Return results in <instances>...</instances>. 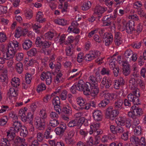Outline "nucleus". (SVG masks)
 Instances as JSON below:
<instances>
[{"mask_svg": "<svg viewBox=\"0 0 146 146\" xmlns=\"http://www.w3.org/2000/svg\"><path fill=\"white\" fill-rule=\"evenodd\" d=\"M89 82H91V77L90 76L89 78ZM91 86L90 82H86L85 84L82 80H80L78 84L73 85L71 88L70 90L73 94H75L77 90L83 91L85 95L88 96L91 94V92L89 89Z\"/></svg>", "mask_w": 146, "mask_h": 146, "instance_id": "obj_1", "label": "nucleus"}, {"mask_svg": "<svg viewBox=\"0 0 146 146\" xmlns=\"http://www.w3.org/2000/svg\"><path fill=\"white\" fill-rule=\"evenodd\" d=\"M40 115L42 119H41L38 117H36L35 120V125L37 128L40 130H42L45 127V123L43 119L46 118L47 117L45 109H42L40 111Z\"/></svg>", "mask_w": 146, "mask_h": 146, "instance_id": "obj_2", "label": "nucleus"}, {"mask_svg": "<svg viewBox=\"0 0 146 146\" xmlns=\"http://www.w3.org/2000/svg\"><path fill=\"white\" fill-rule=\"evenodd\" d=\"M7 138L11 144L13 146H18L21 142H24V139L21 138L19 137H15V134L13 133L12 131L7 132Z\"/></svg>", "mask_w": 146, "mask_h": 146, "instance_id": "obj_3", "label": "nucleus"}, {"mask_svg": "<svg viewBox=\"0 0 146 146\" xmlns=\"http://www.w3.org/2000/svg\"><path fill=\"white\" fill-rule=\"evenodd\" d=\"M27 109L25 108L24 109H21L19 111V115L21 117L22 120L23 122H25L27 121H30V123L32 125L31 128L30 129V130L31 131H34V128L33 126V124L31 121L33 118V115L31 113H28L27 117H26L25 112L27 111Z\"/></svg>", "mask_w": 146, "mask_h": 146, "instance_id": "obj_4", "label": "nucleus"}, {"mask_svg": "<svg viewBox=\"0 0 146 146\" xmlns=\"http://www.w3.org/2000/svg\"><path fill=\"white\" fill-rule=\"evenodd\" d=\"M132 94H130L127 96L129 100L132 102L134 104L138 105L140 104L138 98V95L139 96V90H135L132 92Z\"/></svg>", "mask_w": 146, "mask_h": 146, "instance_id": "obj_5", "label": "nucleus"}, {"mask_svg": "<svg viewBox=\"0 0 146 146\" xmlns=\"http://www.w3.org/2000/svg\"><path fill=\"white\" fill-rule=\"evenodd\" d=\"M40 78L42 80H45L47 85H50L52 82V74L49 72H43L41 74Z\"/></svg>", "mask_w": 146, "mask_h": 146, "instance_id": "obj_6", "label": "nucleus"}, {"mask_svg": "<svg viewBox=\"0 0 146 146\" xmlns=\"http://www.w3.org/2000/svg\"><path fill=\"white\" fill-rule=\"evenodd\" d=\"M84 121V118L83 117H81L79 119V121L77 119H75L70 121L68 123V125L70 127L77 126L78 128H80Z\"/></svg>", "mask_w": 146, "mask_h": 146, "instance_id": "obj_7", "label": "nucleus"}, {"mask_svg": "<svg viewBox=\"0 0 146 146\" xmlns=\"http://www.w3.org/2000/svg\"><path fill=\"white\" fill-rule=\"evenodd\" d=\"M35 44L37 47L44 48L49 47L51 45V43L50 42L46 41L42 42L41 41L40 38L38 36L37 37L36 39Z\"/></svg>", "mask_w": 146, "mask_h": 146, "instance_id": "obj_8", "label": "nucleus"}, {"mask_svg": "<svg viewBox=\"0 0 146 146\" xmlns=\"http://www.w3.org/2000/svg\"><path fill=\"white\" fill-rule=\"evenodd\" d=\"M138 78H132L129 81V87L130 89L134 91L136 89L137 85Z\"/></svg>", "mask_w": 146, "mask_h": 146, "instance_id": "obj_9", "label": "nucleus"}, {"mask_svg": "<svg viewBox=\"0 0 146 146\" xmlns=\"http://www.w3.org/2000/svg\"><path fill=\"white\" fill-rule=\"evenodd\" d=\"M134 25L135 22L134 21H129L126 25L125 30L126 32L129 34L132 33L133 31L135 30Z\"/></svg>", "mask_w": 146, "mask_h": 146, "instance_id": "obj_10", "label": "nucleus"}, {"mask_svg": "<svg viewBox=\"0 0 146 146\" xmlns=\"http://www.w3.org/2000/svg\"><path fill=\"white\" fill-rule=\"evenodd\" d=\"M112 84V81L110 78L106 79V77H104L101 82V86L102 87L104 86L106 89H109Z\"/></svg>", "mask_w": 146, "mask_h": 146, "instance_id": "obj_11", "label": "nucleus"}, {"mask_svg": "<svg viewBox=\"0 0 146 146\" xmlns=\"http://www.w3.org/2000/svg\"><path fill=\"white\" fill-rule=\"evenodd\" d=\"M22 127L20 121H15L13 122L12 129L9 131H12L13 133H16L18 132L20 128H21Z\"/></svg>", "mask_w": 146, "mask_h": 146, "instance_id": "obj_12", "label": "nucleus"}, {"mask_svg": "<svg viewBox=\"0 0 146 146\" xmlns=\"http://www.w3.org/2000/svg\"><path fill=\"white\" fill-rule=\"evenodd\" d=\"M103 133L102 130H98V131H95L94 132H92V134H93L95 136V141H92V146L94 145L96 146L99 143V140L100 139V137L99 135L102 134Z\"/></svg>", "mask_w": 146, "mask_h": 146, "instance_id": "obj_13", "label": "nucleus"}, {"mask_svg": "<svg viewBox=\"0 0 146 146\" xmlns=\"http://www.w3.org/2000/svg\"><path fill=\"white\" fill-rule=\"evenodd\" d=\"M106 8H104L99 5L96 6L94 9V15L96 14L99 15V17H101V15L107 10Z\"/></svg>", "mask_w": 146, "mask_h": 146, "instance_id": "obj_14", "label": "nucleus"}, {"mask_svg": "<svg viewBox=\"0 0 146 146\" xmlns=\"http://www.w3.org/2000/svg\"><path fill=\"white\" fill-rule=\"evenodd\" d=\"M99 93V88L98 84L93 85L92 83V99L97 98Z\"/></svg>", "mask_w": 146, "mask_h": 146, "instance_id": "obj_15", "label": "nucleus"}, {"mask_svg": "<svg viewBox=\"0 0 146 146\" xmlns=\"http://www.w3.org/2000/svg\"><path fill=\"white\" fill-rule=\"evenodd\" d=\"M44 15L42 12L39 11L36 13V21L39 23H43L46 21V19L43 18Z\"/></svg>", "mask_w": 146, "mask_h": 146, "instance_id": "obj_16", "label": "nucleus"}, {"mask_svg": "<svg viewBox=\"0 0 146 146\" xmlns=\"http://www.w3.org/2000/svg\"><path fill=\"white\" fill-rule=\"evenodd\" d=\"M131 108L132 110H133V112L135 113L136 115L138 117H140L143 113V111L142 109L138 107L133 105Z\"/></svg>", "mask_w": 146, "mask_h": 146, "instance_id": "obj_17", "label": "nucleus"}, {"mask_svg": "<svg viewBox=\"0 0 146 146\" xmlns=\"http://www.w3.org/2000/svg\"><path fill=\"white\" fill-rule=\"evenodd\" d=\"M28 32V30L26 29H25L23 31L21 28L19 27L16 29L15 34V36L16 38H18L21 36L22 33L23 35L24 36L25 35L26 33H27Z\"/></svg>", "mask_w": 146, "mask_h": 146, "instance_id": "obj_18", "label": "nucleus"}, {"mask_svg": "<svg viewBox=\"0 0 146 146\" xmlns=\"http://www.w3.org/2000/svg\"><path fill=\"white\" fill-rule=\"evenodd\" d=\"M123 102L122 100H119L115 102L114 104V110L119 111L123 108L122 106Z\"/></svg>", "mask_w": 146, "mask_h": 146, "instance_id": "obj_19", "label": "nucleus"}, {"mask_svg": "<svg viewBox=\"0 0 146 146\" xmlns=\"http://www.w3.org/2000/svg\"><path fill=\"white\" fill-rule=\"evenodd\" d=\"M115 42L116 45L119 46L123 42V39L121 38V35L119 33H115Z\"/></svg>", "mask_w": 146, "mask_h": 146, "instance_id": "obj_20", "label": "nucleus"}, {"mask_svg": "<svg viewBox=\"0 0 146 146\" xmlns=\"http://www.w3.org/2000/svg\"><path fill=\"white\" fill-rule=\"evenodd\" d=\"M104 41L105 42V45L108 46L111 44L113 40V36L111 34L107 36H104L103 38Z\"/></svg>", "mask_w": 146, "mask_h": 146, "instance_id": "obj_21", "label": "nucleus"}, {"mask_svg": "<svg viewBox=\"0 0 146 146\" xmlns=\"http://www.w3.org/2000/svg\"><path fill=\"white\" fill-rule=\"evenodd\" d=\"M130 141L131 144L135 146L140 145L141 143L140 138L134 135L131 136L130 138Z\"/></svg>", "mask_w": 146, "mask_h": 146, "instance_id": "obj_22", "label": "nucleus"}, {"mask_svg": "<svg viewBox=\"0 0 146 146\" xmlns=\"http://www.w3.org/2000/svg\"><path fill=\"white\" fill-rule=\"evenodd\" d=\"M8 95L10 99H12L13 98L14 99V98L18 95L17 91L14 88L11 87L8 91Z\"/></svg>", "mask_w": 146, "mask_h": 146, "instance_id": "obj_23", "label": "nucleus"}, {"mask_svg": "<svg viewBox=\"0 0 146 146\" xmlns=\"http://www.w3.org/2000/svg\"><path fill=\"white\" fill-rule=\"evenodd\" d=\"M125 82L122 77H120L116 80H115L114 85V87L116 89H118L121 86H123Z\"/></svg>", "mask_w": 146, "mask_h": 146, "instance_id": "obj_24", "label": "nucleus"}, {"mask_svg": "<svg viewBox=\"0 0 146 146\" xmlns=\"http://www.w3.org/2000/svg\"><path fill=\"white\" fill-rule=\"evenodd\" d=\"M63 127L61 126L57 127L55 129V132L56 134L58 135H62L66 128V126L65 124L63 125Z\"/></svg>", "mask_w": 146, "mask_h": 146, "instance_id": "obj_25", "label": "nucleus"}, {"mask_svg": "<svg viewBox=\"0 0 146 146\" xmlns=\"http://www.w3.org/2000/svg\"><path fill=\"white\" fill-rule=\"evenodd\" d=\"M93 114V116L95 120L99 121L102 120V116L100 111L98 110H95Z\"/></svg>", "mask_w": 146, "mask_h": 146, "instance_id": "obj_26", "label": "nucleus"}, {"mask_svg": "<svg viewBox=\"0 0 146 146\" xmlns=\"http://www.w3.org/2000/svg\"><path fill=\"white\" fill-rule=\"evenodd\" d=\"M119 113L118 111L113 110L111 112H106V114L108 116L110 119L113 120L119 114Z\"/></svg>", "mask_w": 146, "mask_h": 146, "instance_id": "obj_27", "label": "nucleus"}, {"mask_svg": "<svg viewBox=\"0 0 146 146\" xmlns=\"http://www.w3.org/2000/svg\"><path fill=\"white\" fill-rule=\"evenodd\" d=\"M64 80L62 74L60 72L57 73L54 78V81L55 83L62 82Z\"/></svg>", "mask_w": 146, "mask_h": 146, "instance_id": "obj_28", "label": "nucleus"}, {"mask_svg": "<svg viewBox=\"0 0 146 146\" xmlns=\"http://www.w3.org/2000/svg\"><path fill=\"white\" fill-rule=\"evenodd\" d=\"M104 99L108 100L110 102V100H111L115 99L116 98V96L113 93L104 94L103 95Z\"/></svg>", "mask_w": 146, "mask_h": 146, "instance_id": "obj_29", "label": "nucleus"}, {"mask_svg": "<svg viewBox=\"0 0 146 146\" xmlns=\"http://www.w3.org/2000/svg\"><path fill=\"white\" fill-rule=\"evenodd\" d=\"M32 44V42L29 40H25L23 44V47L25 50H27L31 48Z\"/></svg>", "mask_w": 146, "mask_h": 146, "instance_id": "obj_30", "label": "nucleus"}, {"mask_svg": "<svg viewBox=\"0 0 146 146\" xmlns=\"http://www.w3.org/2000/svg\"><path fill=\"white\" fill-rule=\"evenodd\" d=\"M11 85L14 87H17L19 86L20 84V80L18 78L14 77L11 82Z\"/></svg>", "mask_w": 146, "mask_h": 146, "instance_id": "obj_31", "label": "nucleus"}, {"mask_svg": "<svg viewBox=\"0 0 146 146\" xmlns=\"http://www.w3.org/2000/svg\"><path fill=\"white\" fill-rule=\"evenodd\" d=\"M112 61L110 62L111 64H110V65L113 64V66H112L113 68L112 69L114 76L115 77H117L119 72V69L118 67H115V64L114 63L112 62Z\"/></svg>", "mask_w": 146, "mask_h": 146, "instance_id": "obj_32", "label": "nucleus"}, {"mask_svg": "<svg viewBox=\"0 0 146 146\" xmlns=\"http://www.w3.org/2000/svg\"><path fill=\"white\" fill-rule=\"evenodd\" d=\"M133 52L130 49H127L125 52L124 53V57L128 60H130L131 56L133 54Z\"/></svg>", "mask_w": 146, "mask_h": 146, "instance_id": "obj_33", "label": "nucleus"}, {"mask_svg": "<svg viewBox=\"0 0 146 146\" xmlns=\"http://www.w3.org/2000/svg\"><path fill=\"white\" fill-rule=\"evenodd\" d=\"M54 22L58 25L64 26L66 24V21L62 18H58L54 21Z\"/></svg>", "mask_w": 146, "mask_h": 146, "instance_id": "obj_34", "label": "nucleus"}, {"mask_svg": "<svg viewBox=\"0 0 146 146\" xmlns=\"http://www.w3.org/2000/svg\"><path fill=\"white\" fill-rule=\"evenodd\" d=\"M62 111L65 113L68 114H70L72 113V110L68 104L66 106H64L62 109Z\"/></svg>", "mask_w": 146, "mask_h": 146, "instance_id": "obj_35", "label": "nucleus"}, {"mask_svg": "<svg viewBox=\"0 0 146 146\" xmlns=\"http://www.w3.org/2000/svg\"><path fill=\"white\" fill-rule=\"evenodd\" d=\"M68 3L67 2H65L63 7L62 5H60L58 6V8L60 9H62L61 12L62 13H64L67 12L68 11Z\"/></svg>", "mask_w": 146, "mask_h": 146, "instance_id": "obj_36", "label": "nucleus"}, {"mask_svg": "<svg viewBox=\"0 0 146 146\" xmlns=\"http://www.w3.org/2000/svg\"><path fill=\"white\" fill-rule=\"evenodd\" d=\"M23 66L21 62L17 63L16 66L15 68L17 72L20 74L23 71Z\"/></svg>", "mask_w": 146, "mask_h": 146, "instance_id": "obj_37", "label": "nucleus"}, {"mask_svg": "<svg viewBox=\"0 0 146 146\" xmlns=\"http://www.w3.org/2000/svg\"><path fill=\"white\" fill-rule=\"evenodd\" d=\"M21 132L20 133L21 136L23 137H26L28 134V132L27 129L26 127L24 126L21 128Z\"/></svg>", "mask_w": 146, "mask_h": 146, "instance_id": "obj_38", "label": "nucleus"}, {"mask_svg": "<svg viewBox=\"0 0 146 146\" xmlns=\"http://www.w3.org/2000/svg\"><path fill=\"white\" fill-rule=\"evenodd\" d=\"M32 27L33 31L37 33H39L40 32V29L41 26L40 25H37L36 24L32 25Z\"/></svg>", "mask_w": 146, "mask_h": 146, "instance_id": "obj_39", "label": "nucleus"}, {"mask_svg": "<svg viewBox=\"0 0 146 146\" xmlns=\"http://www.w3.org/2000/svg\"><path fill=\"white\" fill-rule=\"evenodd\" d=\"M122 72L123 74L125 76H127L129 75L130 73V66L124 67L123 69Z\"/></svg>", "mask_w": 146, "mask_h": 146, "instance_id": "obj_40", "label": "nucleus"}, {"mask_svg": "<svg viewBox=\"0 0 146 146\" xmlns=\"http://www.w3.org/2000/svg\"><path fill=\"white\" fill-rule=\"evenodd\" d=\"M68 31L70 33H74L77 34L79 33V29L76 28H73L72 26H70L68 28Z\"/></svg>", "mask_w": 146, "mask_h": 146, "instance_id": "obj_41", "label": "nucleus"}, {"mask_svg": "<svg viewBox=\"0 0 146 146\" xmlns=\"http://www.w3.org/2000/svg\"><path fill=\"white\" fill-rule=\"evenodd\" d=\"M9 141L6 138H3L1 140V146H9L11 144L10 141Z\"/></svg>", "mask_w": 146, "mask_h": 146, "instance_id": "obj_42", "label": "nucleus"}, {"mask_svg": "<svg viewBox=\"0 0 146 146\" xmlns=\"http://www.w3.org/2000/svg\"><path fill=\"white\" fill-rule=\"evenodd\" d=\"M133 72L132 75L134 78H137L139 76V73L138 72V68L135 66H133Z\"/></svg>", "mask_w": 146, "mask_h": 146, "instance_id": "obj_43", "label": "nucleus"}, {"mask_svg": "<svg viewBox=\"0 0 146 146\" xmlns=\"http://www.w3.org/2000/svg\"><path fill=\"white\" fill-rule=\"evenodd\" d=\"M141 126L139 125L135 127L134 130V134L136 135H139L141 134Z\"/></svg>", "mask_w": 146, "mask_h": 146, "instance_id": "obj_44", "label": "nucleus"}, {"mask_svg": "<svg viewBox=\"0 0 146 146\" xmlns=\"http://www.w3.org/2000/svg\"><path fill=\"white\" fill-rule=\"evenodd\" d=\"M64 141L68 144L73 145L74 143V140L71 137H65Z\"/></svg>", "mask_w": 146, "mask_h": 146, "instance_id": "obj_45", "label": "nucleus"}, {"mask_svg": "<svg viewBox=\"0 0 146 146\" xmlns=\"http://www.w3.org/2000/svg\"><path fill=\"white\" fill-rule=\"evenodd\" d=\"M54 35V32H49L45 34V37L48 40H50L53 38Z\"/></svg>", "mask_w": 146, "mask_h": 146, "instance_id": "obj_46", "label": "nucleus"}, {"mask_svg": "<svg viewBox=\"0 0 146 146\" xmlns=\"http://www.w3.org/2000/svg\"><path fill=\"white\" fill-rule=\"evenodd\" d=\"M25 16L27 19H30L33 16L32 11L29 9L26 10L25 11Z\"/></svg>", "mask_w": 146, "mask_h": 146, "instance_id": "obj_47", "label": "nucleus"}, {"mask_svg": "<svg viewBox=\"0 0 146 146\" xmlns=\"http://www.w3.org/2000/svg\"><path fill=\"white\" fill-rule=\"evenodd\" d=\"M92 132L98 131V129L100 127V124L99 122L94 123L92 124Z\"/></svg>", "mask_w": 146, "mask_h": 146, "instance_id": "obj_48", "label": "nucleus"}, {"mask_svg": "<svg viewBox=\"0 0 146 146\" xmlns=\"http://www.w3.org/2000/svg\"><path fill=\"white\" fill-rule=\"evenodd\" d=\"M53 99L52 101V103L54 105H59L60 102L59 98L58 96H53Z\"/></svg>", "mask_w": 146, "mask_h": 146, "instance_id": "obj_49", "label": "nucleus"}, {"mask_svg": "<svg viewBox=\"0 0 146 146\" xmlns=\"http://www.w3.org/2000/svg\"><path fill=\"white\" fill-rule=\"evenodd\" d=\"M46 86L44 83H41L38 86L37 91L38 92L44 90L46 89Z\"/></svg>", "mask_w": 146, "mask_h": 146, "instance_id": "obj_50", "label": "nucleus"}, {"mask_svg": "<svg viewBox=\"0 0 146 146\" xmlns=\"http://www.w3.org/2000/svg\"><path fill=\"white\" fill-rule=\"evenodd\" d=\"M72 45H71L66 48V50L67 55L70 56L73 53V52L72 50Z\"/></svg>", "mask_w": 146, "mask_h": 146, "instance_id": "obj_51", "label": "nucleus"}, {"mask_svg": "<svg viewBox=\"0 0 146 146\" xmlns=\"http://www.w3.org/2000/svg\"><path fill=\"white\" fill-rule=\"evenodd\" d=\"M133 6L134 8L138 10L142 6L141 3L140 2L137 1L133 4Z\"/></svg>", "mask_w": 146, "mask_h": 146, "instance_id": "obj_52", "label": "nucleus"}, {"mask_svg": "<svg viewBox=\"0 0 146 146\" xmlns=\"http://www.w3.org/2000/svg\"><path fill=\"white\" fill-rule=\"evenodd\" d=\"M127 118L124 117H120L118 118L117 120L118 121V123H120L121 125H123L125 124V121Z\"/></svg>", "mask_w": 146, "mask_h": 146, "instance_id": "obj_53", "label": "nucleus"}, {"mask_svg": "<svg viewBox=\"0 0 146 146\" xmlns=\"http://www.w3.org/2000/svg\"><path fill=\"white\" fill-rule=\"evenodd\" d=\"M100 55V52L98 51H92V60L98 57Z\"/></svg>", "mask_w": 146, "mask_h": 146, "instance_id": "obj_54", "label": "nucleus"}, {"mask_svg": "<svg viewBox=\"0 0 146 146\" xmlns=\"http://www.w3.org/2000/svg\"><path fill=\"white\" fill-rule=\"evenodd\" d=\"M99 33L100 36H101L103 38L104 36H107L110 34L106 32L105 29H101L100 31H99Z\"/></svg>", "mask_w": 146, "mask_h": 146, "instance_id": "obj_55", "label": "nucleus"}, {"mask_svg": "<svg viewBox=\"0 0 146 146\" xmlns=\"http://www.w3.org/2000/svg\"><path fill=\"white\" fill-rule=\"evenodd\" d=\"M37 53V51L35 48H33L27 52L28 55L29 56H35Z\"/></svg>", "mask_w": 146, "mask_h": 146, "instance_id": "obj_56", "label": "nucleus"}, {"mask_svg": "<svg viewBox=\"0 0 146 146\" xmlns=\"http://www.w3.org/2000/svg\"><path fill=\"white\" fill-rule=\"evenodd\" d=\"M137 12L138 14L140 17H144L146 15V13L143 8H140L139 9L137 10Z\"/></svg>", "mask_w": 146, "mask_h": 146, "instance_id": "obj_57", "label": "nucleus"}, {"mask_svg": "<svg viewBox=\"0 0 146 146\" xmlns=\"http://www.w3.org/2000/svg\"><path fill=\"white\" fill-rule=\"evenodd\" d=\"M25 76V80L26 82L28 84H30L32 79V75L29 74L27 73L26 74Z\"/></svg>", "mask_w": 146, "mask_h": 146, "instance_id": "obj_58", "label": "nucleus"}, {"mask_svg": "<svg viewBox=\"0 0 146 146\" xmlns=\"http://www.w3.org/2000/svg\"><path fill=\"white\" fill-rule=\"evenodd\" d=\"M77 104L80 106H83L85 105V101L83 98L80 97L77 99Z\"/></svg>", "mask_w": 146, "mask_h": 146, "instance_id": "obj_59", "label": "nucleus"}, {"mask_svg": "<svg viewBox=\"0 0 146 146\" xmlns=\"http://www.w3.org/2000/svg\"><path fill=\"white\" fill-rule=\"evenodd\" d=\"M102 75H109L110 74V71L109 69L108 68H103L101 71Z\"/></svg>", "mask_w": 146, "mask_h": 146, "instance_id": "obj_60", "label": "nucleus"}, {"mask_svg": "<svg viewBox=\"0 0 146 146\" xmlns=\"http://www.w3.org/2000/svg\"><path fill=\"white\" fill-rule=\"evenodd\" d=\"M7 39L6 35L3 33H0V42H5Z\"/></svg>", "mask_w": 146, "mask_h": 146, "instance_id": "obj_61", "label": "nucleus"}, {"mask_svg": "<svg viewBox=\"0 0 146 146\" xmlns=\"http://www.w3.org/2000/svg\"><path fill=\"white\" fill-rule=\"evenodd\" d=\"M59 124V122L58 120H56V119L51 120L50 122V125L53 127H56Z\"/></svg>", "mask_w": 146, "mask_h": 146, "instance_id": "obj_62", "label": "nucleus"}, {"mask_svg": "<svg viewBox=\"0 0 146 146\" xmlns=\"http://www.w3.org/2000/svg\"><path fill=\"white\" fill-rule=\"evenodd\" d=\"M124 130L123 127L119 125H117L116 127L115 133H121L123 132Z\"/></svg>", "mask_w": 146, "mask_h": 146, "instance_id": "obj_63", "label": "nucleus"}, {"mask_svg": "<svg viewBox=\"0 0 146 146\" xmlns=\"http://www.w3.org/2000/svg\"><path fill=\"white\" fill-rule=\"evenodd\" d=\"M8 119L6 116L0 119V125H3L6 123Z\"/></svg>", "mask_w": 146, "mask_h": 146, "instance_id": "obj_64", "label": "nucleus"}]
</instances>
